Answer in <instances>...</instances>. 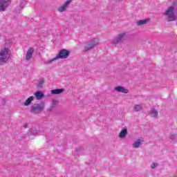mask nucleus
<instances>
[{"label":"nucleus","instance_id":"20e7f679","mask_svg":"<svg viewBox=\"0 0 177 177\" xmlns=\"http://www.w3.org/2000/svg\"><path fill=\"white\" fill-rule=\"evenodd\" d=\"M99 45V41L97 39H93L88 41H87L84 45V52H88V50H91L95 48V46H97Z\"/></svg>","mask_w":177,"mask_h":177},{"label":"nucleus","instance_id":"9b49d317","mask_svg":"<svg viewBox=\"0 0 177 177\" xmlns=\"http://www.w3.org/2000/svg\"><path fill=\"white\" fill-rule=\"evenodd\" d=\"M35 96L37 100H41V99H43V97H45V95L42 91H39L35 93Z\"/></svg>","mask_w":177,"mask_h":177},{"label":"nucleus","instance_id":"f03ea898","mask_svg":"<svg viewBox=\"0 0 177 177\" xmlns=\"http://www.w3.org/2000/svg\"><path fill=\"white\" fill-rule=\"evenodd\" d=\"M68 56H70V52L68 51V50L62 49L55 57L45 61L44 62V64H51V63H53V62L57 60V59H67Z\"/></svg>","mask_w":177,"mask_h":177},{"label":"nucleus","instance_id":"a211bd4d","mask_svg":"<svg viewBox=\"0 0 177 177\" xmlns=\"http://www.w3.org/2000/svg\"><path fill=\"white\" fill-rule=\"evenodd\" d=\"M151 114L152 117H158V112L157 111V110H156V109H152L151 110Z\"/></svg>","mask_w":177,"mask_h":177},{"label":"nucleus","instance_id":"2eb2a0df","mask_svg":"<svg viewBox=\"0 0 177 177\" xmlns=\"http://www.w3.org/2000/svg\"><path fill=\"white\" fill-rule=\"evenodd\" d=\"M34 102V96H30V97H28L25 102L24 103V106H30V104H31V103Z\"/></svg>","mask_w":177,"mask_h":177},{"label":"nucleus","instance_id":"dca6fc26","mask_svg":"<svg viewBox=\"0 0 177 177\" xmlns=\"http://www.w3.org/2000/svg\"><path fill=\"white\" fill-rule=\"evenodd\" d=\"M26 5H27V1H19V10H20L21 9H23V8H24V6H26Z\"/></svg>","mask_w":177,"mask_h":177},{"label":"nucleus","instance_id":"0eeeda50","mask_svg":"<svg viewBox=\"0 0 177 177\" xmlns=\"http://www.w3.org/2000/svg\"><path fill=\"white\" fill-rule=\"evenodd\" d=\"M9 5H10V1H0V12H5Z\"/></svg>","mask_w":177,"mask_h":177},{"label":"nucleus","instance_id":"9d476101","mask_svg":"<svg viewBox=\"0 0 177 177\" xmlns=\"http://www.w3.org/2000/svg\"><path fill=\"white\" fill-rule=\"evenodd\" d=\"M142 145V140L140 139H138L132 144V147L133 149H139V147H140Z\"/></svg>","mask_w":177,"mask_h":177},{"label":"nucleus","instance_id":"ddd939ff","mask_svg":"<svg viewBox=\"0 0 177 177\" xmlns=\"http://www.w3.org/2000/svg\"><path fill=\"white\" fill-rule=\"evenodd\" d=\"M127 135H128V129H123L119 133V138H120V139H124Z\"/></svg>","mask_w":177,"mask_h":177},{"label":"nucleus","instance_id":"aec40b11","mask_svg":"<svg viewBox=\"0 0 177 177\" xmlns=\"http://www.w3.org/2000/svg\"><path fill=\"white\" fill-rule=\"evenodd\" d=\"M176 138L177 134H171L169 136V139L171 140V142H175L176 140Z\"/></svg>","mask_w":177,"mask_h":177},{"label":"nucleus","instance_id":"4468645a","mask_svg":"<svg viewBox=\"0 0 177 177\" xmlns=\"http://www.w3.org/2000/svg\"><path fill=\"white\" fill-rule=\"evenodd\" d=\"M64 92V88H56L51 91L52 95H60Z\"/></svg>","mask_w":177,"mask_h":177},{"label":"nucleus","instance_id":"6ab92c4d","mask_svg":"<svg viewBox=\"0 0 177 177\" xmlns=\"http://www.w3.org/2000/svg\"><path fill=\"white\" fill-rule=\"evenodd\" d=\"M134 111H140L142 110V105L140 104H136L133 107Z\"/></svg>","mask_w":177,"mask_h":177},{"label":"nucleus","instance_id":"f257e3e1","mask_svg":"<svg viewBox=\"0 0 177 177\" xmlns=\"http://www.w3.org/2000/svg\"><path fill=\"white\" fill-rule=\"evenodd\" d=\"M175 9L177 10V1L173 3V6H169L163 13L164 16H167L168 21H174L176 19Z\"/></svg>","mask_w":177,"mask_h":177},{"label":"nucleus","instance_id":"f3484780","mask_svg":"<svg viewBox=\"0 0 177 177\" xmlns=\"http://www.w3.org/2000/svg\"><path fill=\"white\" fill-rule=\"evenodd\" d=\"M148 21L149 19L140 20L137 21V26H143V24H147Z\"/></svg>","mask_w":177,"mask_h":177},{"label":"nucleus","instance_id":"f8f14e48","mask_svg":"<svg viewBox=\"0 0 177 177\" xmlns=\"http://www.w3.org/2000/svg\"><path fill=\"white\" fill-rule=\"evenodd\" d=\"M115 91H117V92H121L122 93H128V90L121 86L115 87Z\"/></svg>","mask_w":177,"mask_h":177},{"label":"nucleus","instance_id":"423d86ee","mask_svg":"<svg viewBox=\"0 0 177 177\" xmlns=\"http://www.w3.org/2000/svg\"><path fill=\"white\" fill-rule=\"evenodd\" d=\"M125 37H127V33L122 32L119 34L116 37H115L112 41V44L117 45V44H121L125 39Z\"/></svg>","mask_w":177,"mask_h":177},{"label":"nucleus","instance_id":"1a4fd4ad","mask_svg":"<svg viewBox=\"0 0 177 177\" xmlns=\"http://www.w3.org/2000/svg\"><path fill=\"white\" fill-rule=\"evenodd\" d=\"M34 53V48L30 47L28 50L26 55V60L30 62L31 60V57H32V54Z\"/></svg>","mask_w":177,"mask_h":177},{"label":"nucleus","instance_id":"6e6552de","mask_svg":"<svg viewBox=\"0 0 177 177\" xmlns=\"http://www.w3.org/2000/svg\"><path fill=\"white\" fill-rule=\"evenodd\" d=\"M71 3V1H66L62 6H59L57 9L58 12L60 13H63V12H66L69 5Z\"/></svg>","mask_w":177,"mask_h":177},{"label":"nucleus","instance_id":"7ed1b4c3","mask_svg":"<svg viewBox=\"0 0 177 177\" xmlns=\"http://www.w3.org/2000/svg\"><path fill=\"white\" fill-rule=\"evenodd\" d=\"M10 49L4 47L0 51V63H7L8 60L10 59Z\"/></svg>","mask_w":177,"mask_h":177},{"label":"nucleus","instance_id":"39448f33","mask_svg":"<svg viewBox=\"0 0 177 177\" xmlns=\"http://www.w3.org/2000/svg\"><path fill=\"white\" fill-rule=\"evenodd\" d=\"M45 109V102L34 104L31 106L30 111L32 113H41Z\"/></svg>","mask_w":177,"mask_h":177},{"label":"nucleus","instance_id":"5701e85b","mask_svg":"<svg viewBox=\"0 0 177 177\" xmlns=\"http://www.w3.org/2000/svg\"><path fill=\"white\" fill-rule=\"evenodd\" d=\"M158 165V164L153 163V164L151 165V167L152 169H154Z\"/></svg>","mask_w":177,"mask_h":177},{"label":"nucleus","instance_id":"4be33fe9","mask_svg":"<svg viewBox=\"0 0 177 177\" xmlns=\"http://www.w3.org/2000/svg\"><path fill=\"white\" fill-rule=\"evenodd\" d=\"M56 104H57L56 100H53V102H52V104H51V105H50V109H53L54 107H55V106H56Z\"/></svg>","mask_w":177,"mask_h":177},{"label":"nucleus","instance_id":"412c9836","mask_svg":"<svg viewBox=\"0 0 177 177\" xmlns=\"http://www.w3.org/2000/svg\"><path fill=\"white\" fill-rule=\"evenodd\" d=\"M42 85H44V79H40L37 84V88H42Z\"/></svg>","mask_w":177,"mask_h":177},{"label":"nucleus","instance_id":"b1692460","mask_svg":"<svg viewBox=\"0 0 177 177\" xmlns=\"http://www.w3.org/2000/svg\"><path fill=\"white\" fill-rule=\"evenodd\" d=\"M28 124L27 123H25V124H24V128H27V127H28Z\"/></svg>","mask_w":177,"mask_h":177},{"label":"nucleus","instance_id":"393cba45","mask_svg":"<svg viewBox=\"0 0 177 177\" xmlns=\"http://www.w3.org/2000/svg\"><path fill=\"white\" fill-rule=\"evenodd\" d=\"M68 1H70V0H68Z\"/></svg>","mask_w":177,"mask_h":177}]
</instances>
